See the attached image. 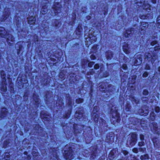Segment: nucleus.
Here are the masks:
<instances>
[{
	"instance_id": "obj_1",
	"label": "nucleus",
	"mask_w": 160,
	"mask_h": 160,
	"mask_svg": "<svg viewBox=\"0 0 160 160\" xmlns=\"http://www.w3.org/2000/svg\"><path fill=\"white\" fill-rule=\"evenodd\" d=\"M2 32L3 31V33L1 32L0 33V36L2 37L6 38L7 39V41L9 44L11 46L13 44L14 41V38L9 33L6 34V31H4V29L3 28H0V31ZM7 33V32H6Z\"/></svg>"
},
{
	"instance_id": "obj_2",
	"label": "nucleus",
	"mask_w": 160,
	"mask_h": 160,
	"mask_svg": "<svg viewBox=\"0 0 160 160\" xmlns=\"http://www.w3.org/2000/svg\"><path fill=\"white\" fill-rule=\"evenodd\" d=\"M112 113V116L111 119V121L112 123L115 124L116 122L118 123L120 121L119 114L118 112V109L116 108H115V110L112 108L111 110Z\"/></svg>"
},
{
	"instance_id": "obj_3",
	"label": "nucleus",
	"mask_w": 160,
	"mask_h": 160,
	"mask_svg": "<svg viewBox=\"0 0 160 160\" xmlns=\"http://www.w3.org/2000/svg\"><path fill=\"white\" fill-rule=\"evenodd\" d=\"M137 140V135L135 133H131L127 140V144L132 146L135 145Z\"/></svg>"
},
{
	"instance_id": "obj_4",
	"label": "nucleus",
	"mask_w": 160,
	"mask_h": 160,
	"mask_svg": "<svg viewBox=\"0 0 160 160\" xmlns=\"http://www.w3.org/2000/svg\"><path fill=\"white\" fill-rule=\"evenodd\" d=\"M145 60L151 61L152 63L154 62L157 58L155 55L153 54L152 55L150 53H146L145 54Z\"/></svg>"
},
{
	"instance_id": "obj_5",
	"label": "nucleus",
	"mask_w": 160,
	"mask_h": 160,
	"mask_svg": "<svg viewBox=\"0 0 160 160\" xmlns=\"http://www.w3.org/2000/svg\"><path fill=\"white\" fill-rule=\"evenodd\" d=\"M85 38H86V43L87 45L93 43L97 41V39L96 37L92 34L89 35L88 37L87 38L85 37Z\"/></svg>"
},
{
	"instance_id": "obj_6",
	"label": "nucleus",
	"mask_w": 160,
	"mask_h": 160,
	"mask_svg": "<svg viewBox=\"0 0 160 160\" xmlns=\"http://www.w3.org/2000/svg\"><path fill=\"white\" fill-rule=\"evenodd\" d=\"M73 153L71 147L69 148V150L65 153V158L67 160H70L73 158Z\"/></svg>"
},
{
	"instance_id": "obj_7",
	"label": "nucleus",
	"mask_w": 160,
	"mask_h": 160,
	"mask_svg": "<svg viewBox=\"0 0 160 160\" xmlns=\"http://www.w3.org/2000/svg\"><path fill=\"white\" fill-rule=\"evenodd\" d=\"M61 5L59 3L55 2L52 8L55 13V15L60 12L61 11Z\"/></svg>"
},
{
	"instance_id": "obj_8",
	"label": "nucleus",
	"mask_w": 160,
	"mask_h": 160,
	"mask_svg": "<svg viewBox=\"0 0 160 160\" xmlns=\"http://www.w3.org/2000/svg\"><path fill=\"white\" fill-rule=\"evenodd\" d=\"M134 64L137 66L140 64L142 62V56L140 54L137 53L135 56Z\"/></svg>"
},
{
	"instance_id": "obj_9",
	"label": "nucleus",
	"mask_w": 160,
	"mask_h": 160,
	"mask_svg": "<svg viewBox=\"0 0 160 160\" xmlns=\"http://www.w3.org/2000/svg\"><path fill=\"white\" fill-rule=\"evenodd\" d=\"M148 108L146 107H144L138 110V112L140 115L141 116H147L148 113Z\"/></svg>"
},
{
	"instance_id": "obj_10",
	"label": "nucleus",
	"mask_w": 160,
	"mask_h": 160,
	"mask_svg": "<svg viewBox=\"0 0 160 160\" xmlns=\"http://www.w3.org/2000/svg\"><path fill=\"white\" fill-rule=\"evenodd\" d=\"M151 130L154 133L159 134V129L158 128L156 123L155 122L152 123L151 125Z\"/></svg>"
},
{
	"instance_id": "obj_11",
	"label": "nucleus",
	"mask_w": 160,
	"mask_h": 160,
	"mask_svg": "<svg viewBox=\"0 0 160 160\" xmlns=\"http://www.w3.org/2000/svg\"><path fill=\"white\" fill-rule=\"evenodd\" d=\"M122 49L123 51L126 54H128L130 53V48L129 47L128 45L126 42L123 43Z\"/></svg>"
},
{
	"instance_id": "obj_12",
	"label": "nucleus",
	"mask_w": 160,
	"mask_h": 160,
	"mask_svg": "<svg viewBox=\"0 0 160 160\" xmlns=\"http://www.w3.org/2000/svg\"><path fill=\"white\" fill-rule=\"evenodd\" d=\"M10 12L9 9L8 8L5 9L4 10V12L3 15V18L2 19V21H4L7 18L9 17Z\"/></svg>"
},
{
	"instance_id": "obj_13",
	"label": "nucleus",
	"mask_w": 160,
	"mask_h": 160,
	"mask_svg": "<svg viewBox=\"0 0 160 160\" xmlns=\"http://www.w3.org/2000/svg\"><path fill=\"white\" fill-rule=\"evenodd\" d=\"M148 23L145 22H141V30L140 31L141 33H144V32H142V30L144 31L146 30L148 28Z\"/></svg>"
},
{
	"instance_id": "obj_14",
	"label": "nucleus",
	"mask_w": 160,
	"mask_h": 160,
	"mask_svg": "<svg viewBox=\"0 0 160 160\" xmlns=\"http://www.w3.org/2000/svg\"><path fill=\"white\" fill-rule=\"evenodd\" d=\"M152 140L155 147L156 148L160 149V139L154 138Z\"/></svg>"
},
{
	"instance_id": "obj_15",
	"label": "nucleus",
	"mask_w": 160,
	"mask_h": 160,
	"mask_svg": "<svg viewBox=\"0 0 160 160\" xmlns=\"http://www.w3.org/2000/svg\"><path fill=\"white\" fill-rule=\"evenodd\" d=\"M36 19V18L35 16L30 17L27 18L28 23L30 25L34 24Z\"/></svg>"
},
{
	"instance_id": "obj_16",
	"label": "nucleus",
	"mask_w": 160,
	"mask_h": 160,
	"mask_svg": "<svg viewBox=\"0 0 160 160\" xmlns=\"http://www.w3.org/2000/svg\"><path fill=\"white\" fill-rule=\"evenodd\" d=\"M0 90L2 92H6L7 90L6 81L2 80L0 87Z\"/></svg>"
},
{
	"instance_id": "obj_17",
	"label": "nucleus",
	"mask_w": 160,
	"mask_h": 160,
	"mask_svg": "<svg viewBox=\"0 0 160 160\" xmlns=\"http://www.w3.org/2000/svg\"><path fill=\"white\" fill-rule=\"evenodd\" d=\"M80 109L81 110L80 112H77L75 113V116L77 119H80L83 116V111L82 108H80Z\"/></svg>"
},
{
	"instance_id": "obj_18",
	"label": "nucleus",
	"mask_w": 160,
	"mask_h": 160,
	"mask_svg": "<svg viewBox=\"0 0 160 160\" xmlns=\"http://www.w3.org/2000/svg\"><path fill=\"white\" fill-rule=\"evenodd\" d=\"M8 112L7 109L5 108H2L1 113L0 114V117L1 118H3L6 116L8 114Z\"/></svg>"
},
{
	"instance_id": "obj_19",
	"label": "nucleus",
	"mask_w": 160,
	"mask_h": 160,
	"mask_svg": "<svg viewBox=\"0 0 160 160\" xmlns=\"http://www.w3.org/2000/svg\"><path fill=\"white\" fill-rule=\"evenodd\" d=\"M47 3L45 2V4H44L42 5V7L41 10V12L43 14L46 13L47 12V7L46 5Z\"/></svg>"
},
{
	"instance_id": "obj_20",
	"label": "nucleus",
	"mask_w": 160,
	"mask_h": 160,
	"mask_svg": "<svg viewBox=\"0 0 160 160\" xmlns=\"http://www.w3.org/2000/svg\"><path fill=\"white\" fill-rule=\"evenodd\" d=\"M92 117L95 122L98 121L99 115L98 113H92Z\"/></svg>"
},
{
	"instance_id": "obj_21",
	"label": "nucleus",
	"mask_w": 160,
	"mask_h": 160,
	"mask_svg": "<svg viewBox=\"0 0 160 160\" xmlns=\"http://www.w3.org/2000/svg\"><path fill=\"white\" fill-rule=\"evenodd\" d=\"M151 44L152 46H154L156 45L155 47H154V50L157 51L159 50L160 49V47L158 44H157V42L156 41H153L151 42Z\"/></svg>"
},
{
	"instance_id": "obj_22",
	"label": "nucleus",
	"mask_w": 160,
	"mask_h": 160,
	"mask_svg": "<svg viewBox=\"0 0 160 160\" xmlns=\"http://www.w3.org/2000/svg\"><path fill=\"white\" fill-rule=\"evenodd\" d=\"M53 25L56 28H58L61 26V23L58 20H55L53 22Z\"/></svg>"
},
{
	"instance_id": "obj_23",
	"label": "nucleus",
	"mask_w": 160,
	"mask_h": 160,
	"mask_svg": "<svg viewBox=\"0 0 160 160\" xmlns=\"http://www.w3.org/2000/svg\"><path fill=\"white\" fill-rule=\"evenodd\" d=\"M105 55L107 59H110L112 57V52L108 51L106 52Z\"/></svg>"
},
{
	"instance_id": "obj_24",
	"label": "nucleus",
	"mask_w": 160,
	"mask_h": 160,
	"mask_svg": "<svg viewBox=\"0 0 160 160\" xmlns=\"http://www.w3.org/2000/svg\"><path fill=\"white\" fill-rule=\"evenodd\" d=\"M132 28L129 29L127 30L124 33L125 37H128L129 36H130V35L132 33Z\"/></svg>"
},
{
	"instance_id": "obj_25",
	"label": "nucleus",
	"mask_w": 160,
	"mask_h": 160,
	"mask_svg": "<svg viewBox=\"0 0 160 160\" xmlns=\"http://www.w3.org/2000/svg\"><path fill=\"white\" fill-rule=\"evenodd\" d=\"M82 30V28L81 26L79 25L76 30V34L78 35H80Z\"/></svg>"
},
{
	"instance_id": "obj_26",
	"label": "nucleus",
	"mask_w": 160,
	"mask_h": 160,
	"mask_svg": "<svg viewBox=\"0 0 160 160\" xmlns=\"http://www.w3.org/2000/svg\"><path fill=\"white\" fill-rule=\"evenodd\" d=\"M34 100L36 102V104H38L39 103V99L38 96L35 94H34L33 96Z\"/></svg>"
},
{
	"instance_id": "obj_27",
	"label": "nucleus",
	"mask_w": 160,
	"mask_h": 160,
	"mask_svg": "<svg viewBox=\"0 0 160 160\" xmlns=\"http://www.w3.org/2000/svg\"><path fill=\"white\" fill-rule=\"evenodd\" d=\"M149 158V156L148 154H146L144 155H141L140 158L141 160H145Z\"/></svg>"
},
{
	"instance_id": "obj_28",
	"label": "nucleus",
	"mask_w": 160,
	"mask_h": 160,
	"mask_svg": "<svg viewBox=\"0 0 160 160\" xmlns=\"http://www.w3.org/2000/svg\"><path fill=\"white\" fill-rule=\"evenodd\" d=\"M130 99L133 103L137 104L139 102V100L136 99L134 97H131Z\"/></svg>"
},
{
	"instance_id": "obj_29",
	"label": "nucleus",
	"mask_w": 160,
	"mask_h": 160,
	"mask_svg": "<svg viewBox=\"0 0 160 160\" xmlns=\"http://www.w3.org/2000/svg\"><path fill=\"white\" fill-rule=\"evenodd\" d=\"M155 113L153 112H152L150 114V119H151L152 121H154L155 119Z\"/></svg>"
},
{
	"instance_id": "obj_30",
	"label": "nucleus",
	"mask_w": 160,
	"mask_h": 160,
	"mask_svg": "<svg viewBox=\"0 0 160 160\" xmlns=\"http://www.w3.org/2000/svg\"><path fill=\"white\" fill-rule=\"evenodd\" d=\"M1 78L3 80L6 81V74L5 72L3 71H2L1 72Z\"/></svg>"
},
{
	"instance_id": "obj_31",
	"label": "nucleus",
	"mask_w": 160,
	"mask_h": 160,
	"mask_svg": "<svg viewBox=\"0 0 160 160\" xmlns=\"http://www.w3.org/2000/svg\"><path fill=\"white\" fill-rule=\"evenodd\" d=\"M44 112H41V118L42 119H43L45 120H47V119L48 118L47 117L46 118L45 117V116H46L47 115H44Z\"/></svg>"
},
{
	"instance_id": "obj_32",
	"label": "nucleus",
	"mask_w": 160,
	"mask_h": 160,
	"mask_svg": "<svg viewBox=\"0 0 160 160\" xmlns=\"http://www.w3.org/2000/svg\"><path fill=\"white\" fill-rule=\"evenodd\" d=\"M64 73H65V72H61L59 74V77L61 79H64Z\"/></svg>"
},
{
	"instance_id": "obj_33",
	"label": "nucleus",
	"mask_w": 160,
	"mask_h": 160,
	"mask_svg": "<svg viewBox=\"0 0 160 160\" xmlns=\"http://www.w3.org/2000/svg\"><path fill=\"white\" fill-rule=\"evenodd\" d=\"M63 103L62 100L58 101L56 103V105L57 106H58L59 105L61 107Z\"/></svg>"
},
{
	"instance_id": "obj_34",
	"label": "nucleus",
	"mask_w": 160,
	"mask_h": 160,
	"mask_svg": "<svg viewBox=\"0 0 160 160\" xmlns=\"http://www.w3.org/2000/svg\"><path fill=\"white\" fill-rule=\"evenodd\" d=\"M114 150H112V151H111L108 157L110 158V159H111L112 156V158H114V157L113 156L114 155Z\"/></svg>"
},
{
	"instance_id": "obj_35",
	"label": "nucleus",
	"mask_w": 160,
	"mask_h": 160,
	"mask_svg": "<svg viewBox=\"0 0 160 160\" xmlns=\"http://www.w3.org/2000/svg\"><path fill=\"white\" fill-rule=\"evenodd\" d=\"M98 108L97 106H95L94 107L92 113H98Z\"/></svg>"
},
{
	"instance_id": "obj_36",
	"label": "nucleus",
	"mask_w": 160,
	"mask_h": 160,
	"mask_svg": "<svg viewBox=\"0 0 160 160\" xmlns=\"http://www.w3.org/2000/svg\"><path fill=\"white\" fill-rule=\"evenodd\" d=\"M97 46H94L92 47V51L91 52H93L94 53H95L97 52Z\"/></svg>"
},
{
	"instance_id": "obj_37",
	"label": "nucleus",
	"mask_w": 160,
	"mask_h": 160,
	"mask_svg": "<svg viewBox=\"0 0 160 160\" xmlns=\"http://www.w3.org/2000/svg\"><path fill=\"white\" fill-rule=\"evenodd\" d=\"M157 23L158 24V25H157V26L158 28H160V17H159L157 18Z\"/></svg>"
},
{
	"instance_id": "obj_38",
	"label": "nucleus",
	"mask_w": 160,
	"mask_h": 160,
	"mask_svg": "<svg viewBox=\"0 0 160 160\" xmlns=\"http://www.w3.org/2000/svg\"><path fill=\"white\" fill-rule=\"evenodd\" d=\"M140 18L142 19H147L148 18V16L147 15H140Z\"/></svg>"
},
{
	"instance_id": "obj_39",
	"label": "nucleus",
	"mask_w": 160,
	"mask_h": 160,
	"mask_svg": "<svg viewBox=\"0 0 160 160\" xmlns=\"http://www.w3.org/2000/svg\"><path fill=\"white\" fill-rule=\"evenodd\" d=\"M9 158V154L8 153H6L4 156V158L6 160H8Z\"/></svg>"
},
{
	"instance_id": "obj_40",
	"label": "nucleus",
	"mask_w": 160,
	"mask_h": 160,
	"mask_svg": "<svg viewBox=\"0 0 160 160\" xmlns=\"http://www.w3.org/2000/svg\"><path fill=\"white\" fill-rule=\"evenodd\" d=\"M83 100L82 99L79 98L76 100V102L77 103H80L83 102Z\"/></svg>"
},
{
	"instance_id": "obj_41",
	"label": "nucleus",
	"mask_w": 160,
	"mask_h": 160,
	"mask_svg": "<svg viewBox=\"0 0 160 160\" xmlns=\"http://www.w3.org/2000/svg\"><path fill=\"white\" fill-rule=\"evenodd\" d=\"M130 108V106L129 104L127 103L125 109L127 111H128L129 110Z\"/></svg>"
},
{
	"instance_id": "obj_42",
	"label": "nucleus",
	"mask_w": 160,
	"mask_h": 160,
	"mask_svg": "<svg viewBox=\"0 0 160 160\" xmlns=\"http://www.w3.org/2000/svg\"><path fill=\"white\" fill-rule=\"evenodd\" d=\"M145 143L143 141H142L141 142H140L138 143V145L140 146H143L144 145Z\"/></svg>"
},
{
	"instance_id": "obj_43",
	"label": "nucleus",
	"mask_w": 160,
	"mask_h": 160,
	"mask_svg": "<svg viewBox=\"0 0 160 160\" xmlns=\"http://www.w3.org/2000/svg\"><path fill=\"white\" fill-rule=\"evenodd\" d=\"M88 62V61L87 59H83L82 62V64L84 66L85 64H87Z\"/></svg>"
},
{
	"instance_id": "obj_44",
	"label": "nucleus",
	"mask_w": 160,
	"mask_h": 160,
	"mask_svg": "<svg viewBox=\"0 0 160 160\" xmlns=\"http://www.w3.org/2000/svg\"><path fill=\"white\" fill-rule=\"evenodd\" d=\"M156 112H158L160 111V108L158 107H156L154 108Z\"/></svg>"
},
{
	"instance_id": "obj_45",
	"label": "nucleus",
	"mask_w": 160,
	"mask_h": 160,
	"mask_svg": "<svg viewBox=\"0 0 160 160\" xmlns=\"http://www.w3.org/2000/svg\"><path fill=\"white\" fill-rule=\"evenodd\" d=\"M34 42H35V43H36L38 42V39L37 36H34Z\"/></svg>"
},
{
	"instance_id": "obj_46",
	"label": "nucleus",
	"mask_w": 160,
	"mask_h": 160,
	"mask_svg": "<svg viewBox=\"0 0 160 160\" xmlns=\"http://www.w3.org/2000/svg\"><path fill=\"white\" fill-rule=\"evenodd\" d=\"M94 62H91L88 63V66L89 67H91L94 64Z\"/></svg>"
},
{
	"instance_id": "obj_47",
	"label": "nucleus",
	"mask_w": 160,
	"mask_h": 160,
	"mask_svg": "<svg viewBox=\"0 0 160 160\" xmlns=\"http://www.w3.org/2000/svg\"><path fill=\"white\" fill-rule=\"evenodd\" d=\"M146 122L144 121H142L141 122V126L142 127H144V124H146Z\"/></svg>"
},
{
	"instance_id": "obj_48",
	"label": "nucleus",
	"mask_w": 160,
	"mask_h": 160,
	"mask_svg": "<svg viewBox=\"0 0 160 160\" xmlns=\"http://www.w3.org/2000/svg\"><path fill=\"white\" fill-rule=\"evenodd\" d=\"M99 68V65L98 64H96L94 66V68L95 69H98Z\"/></svg>"
},
{
	"instance_id": "obj_49",
	"label": "nucleus",
	"mask_w": 160,
	"mask_h": 160,
	"mask_svg": "<svg viewBox=\"0 0 160 160\" xmlns=\"http://www.w3.org/2000/svg\"><path fill=\"white\" fill-rule=\"evenodd\" d=\"M148 94V91L147 90H143V95H147Z\"/></svg>"
},
{
	"instance_id": "obj_50",
	"label": "nucleus",
	"mask_w": 160,
	"mask_h": 160,
	"mask_svg": "<svg viewBox=\"0 0 160 160\" xmlns=\"http://www.w3.org/2000/svg\"><path fill=\"white\" fill-rule=\"evenodd\" d=\"M140 139L141 141H143L144 140V136L142 134H140Z\"/></svg>"
},
{
	"instance_id": "obj_51",
	"label": "nucleus",
	"mask_w": 160,
	"mask_h": 160,
	"mask_svg": "<svg viewBox=\"0 0 160 160\" xmlns=\"http://www.w3.org/2000/svg\"><path fill=\"white\" fill-rule=\"evenodd\" d=\"M148 75V73L147 72H145L143 73L142 75V76L143 77H147Z\"/></svg>"
},
{
	"instance_id": "obj_52",
	"label": "nucleus",
	"mask_w": 160,
	"mask_h": 160,
	"mask_svg": "<svg viewBox=\"0 0 160 160\" xmlns=\"http://www.w3.org/2000/svg\"><path fill=\"white\" fill-rule=\"evenodd\" d=\"M132 151L134 153H137L138 152V150L137 148H135L133 149Z\"/></svg>"
},
{
	"instance_id": "obj_53",
	"label": "nucleus",
	"mask_w": 160,
	"mask_h": 160,
	"mask_svg": "<svg viewBox=\"0 0 160 160\" xmlns=\"http://www.w3.org/2000/svg\"><path fill=\"white\" fill-rule=\"evenodd\" d=\"M72 102V100H71L70 98H69V99L68 100V103L69 106H71Z\"/></svg>"
},
{
	"instance_id": "obj_54",
	"label": "nucleus",
	"mask_w": 160,
	"mask_h": 160,
	"mask_svg": "<svg viewBox=\"0 0 160 160\" xmlns=\"http://www.w3.org/2000/svg\"><path fill=\"white\" fill-rule=\"evenodd\" d=\"M132 81H131V82L132 83L134 84L135 82L136 77H133L132 78Z\"/></svg>"
},
{
	"instance_id": "obj_55",
	"label": "nucleus",
	"mask_w": 160,
	"mask_h": 160,
	"mask_svg": "<svg viewBox=\"0 0 160 160\" xmlns=\"http://www.w3.org/2000/svg\"><path fill=\"white\" fill-rule=\"evenodd\" d=\"M146 150V148H139V150L140 152H144Z\"/></svg>"
},
{
	"instance_id": "obj_56",
	"label": "nucleus",
	"mask_w": 160,
	"mask_h": 160,
	"mask_svg": "<svg viewBox=\"0 0 160 160\" xmlns=\"http://www.w3.org/2000/svg\"><path fill=\"white\" fill-rule=\"evenodd\" d=\"M92 60H94L96 58V57L95 56V55H94L93 54H92L90 56Z\"/></svg>"
},
{
	"instance_id": "obj_57",
	"label": "nucleus",
	"mask_w": 160,
	"mask_h": 160,
	"mask_svg": "<svg viewBox=\"0 0 160 160\" xmlns=\"http://www.w3.org/2000/svg\"><path fill=\"white\" fill-rule=\"evenodd\" d=\"M122 68H123V69H124V70H126L127 68V66L126 64H123L122 65Z\"/></svg>"
},
{
	"instance_id": "obj_58",
	"label": "nucleus",
	"mask_w": 160,
	"mask_h": 160,
	"mask_svg": "<svg viewBox=\"0 0 160 160\" xmlns=\"http://www.w3.org/2000/svg\"><path fill=\"white\" fill-rule=\"evenodd\" d=\"M150 68V67L148 65H146L145 67V69L146 70H149Z\"/></svg>"
},
{
	"instance_id": "obj_59",
	"label": "nucleus",
	"mask_w": 160,
	"mask_h": 160,
	"mask_svg": "<svg viewBox=\"0 0 160 160\" xmlns=\"http://www.w3.org/2000/svg\"><path fill=\"white\" fill-rule=\"evenodd\" d=\"M147 98L146 97H142V100L143 102L146 101L147 100Z\"/></svg>"
},
{
	"instance_id": "obj_60",
	"label": "nucleus",
	"mask_w": 160,
	"mask_h": 160,
	"mask_svg": "<svg viewBox=\"0 0 160 160\" xmlns=\"http://www.w3.org/2000/svg\"><path fill=\"white\" fill-rule=\"evenodd\" d=\"M146 6H147V7H146V6L144 7L143 8L144 9H148V8H150V6L149 4H148Z\"/></svg>"
},
{
	"instance_id": "obj_61",
	"label": "nucleus",
	"mask_w": 160,
	"mask_h": 160,
	"mask_svg": "<svg viewBox=\"0 0 160 160\" xmlns=\"http://www.w3.org/2000/svg\"><path fill=\"white\" fill-rule=\"evenodd\" d=\"M89 73L91 74H93L94 73V70L93 69L91 70Z\"/></svg>"
},
{
	"instance_id": "obj_62",
	"label": "nucleus",
	"mask_w": 160,
	"mask_h": 160,
	"mask_svg": "<svg viewBox=\"0 0 160 160\" xmlns=\"http://www.w3.org/2000/svg\"><path fill=\"white\" fill-rule=\"evenodd\" d=\"M78 127V125L77 124H75L74 125H73V128H74V129H75V130L76 129H77V127Z\"/></svg>"
},
{
	"instance_id": "obj_63",
	"label": "nucleus",
	"mask_w": 160,
	"mask_h": 160,
	"mask_svg": "<svg viewBox=\"0 0 160 160\" xmlns=\"http://www.w3.org/2000/svg\"><path fill=\"white\" fill-rule=\"evenodd\" d=\"M122 152L123 154L125 155H127L128 153V152L126 151H122Z\"/></svg>"
},
{
	"instance_id": "obj_64",
	"label": "nucleus",
	"mask_w": 160,
	"mask_h": 160,
	"mask_svg": "<svg viewBox=\"0 0 160 160\" xmlns=\"http://www.w3.org/2000/svg\"><path fill=\"white\" fill-rule=\"evenodd\" d=\"M100 121H102V124H104L105 123V121L104 120H103V119H102L101 118Z\"/></svg>"
}]
</instances>
